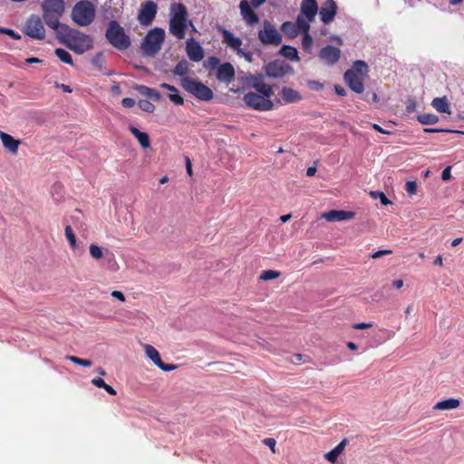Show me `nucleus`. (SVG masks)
Segmentation results:
<instances>
[{
    "instance_id": "34",
    "label": "nucleus",
    "mask_w": 464,
    "mask_h": 464,
    "mask_svg": "<svg viewBox=\"0 0 464 464\" xmlns=\"http://www.w3.org/2000/svg\"><path fill=\"white\" fill-rule=\"evenodd\" d=\"M417 120L423 125L435 124L439 121V117L432 113H424L417 116Z\"/></svg>"
},
{
    "instance_id": "9",
    "label": "nucleus",
    "mask_w": 464,
    "mask_h": 464,
    "mask_svg": "<svg viewBox=\"0 0 464 464\" xmlns=\"http://www.w3.org/2000/svg\"><path fill=\"white\" fill-rule=\"evenodd\" d=\"M266 0H241L239 3L240 14L243 20L248 25H254L259 22L258 15L254 12L252 8H258L264 5Z\"/></svg>"
},
{
    "instance_id": "44",
    "label": "nucleus",
    "mask_w": 464,
    "mask_h": 464,
    "mask_svg": "<svg viewBox=\"0 0 464 464\" xmlns=\"http://www.w3.org/2000/svg\"><path fill=\"white\" fill-rule=\"evenodd\" d=\"M0 33L4 34H6V35L10 36L11 38H13L14 40H19L21 38L20 34H17L13 29L0 27Z\"/></svg>"
},
{
    "instance_id": "49",
    "label": "nucleus",
    "mask_w": 464,
    "mask_h": 464,
    "mask_svg": "<svg viewBox=\"0 0 464 464\" xmlns=\"http://www.w3.org/2000/svg\"><path fill=\"white\" fill-rule=\"evenodd\" d=\"M308 86L313 91H321L324 88V84L317 81H309Z\"/></svg>"
},
{
    "instance_id": "4",
    "label": "nucleus",
    "mask_w": 464,
    "mask_h": 464,
    "mask_svg": "<svg viewBox=\"0 0 464 464\" xmlns=\"http://www.w3.org/2000/svg\"><path fill=\"white\" fill-rule=\"evenodd\" d=\"M172 15L169 19V33L177 39L185 37L188 24L193 26L191 21H188V11L183 4H176L172 6Z\"/></svg>"
},
{
    "instance_id": "58",
    "label": "nucleus",
    "mask_w": 464,
    "mask_h": 464,
    "mask_svg": "<svg viewBox=\"0 0 464 464\" xmlns=\"http://www.w3.org/2000/svg\"><path fill=\"white\" fill-rule=\"evenodd\" d=\"M149 98L154 101H160L161 99V94L156 89H153Z\"/></svg>"
},
{
    "instance_id": "57",
    "label": "nucleus",
    "mask_w": 464,
    "mask_h": 464,
    "mask_svg": "<svg viewBox=\"0 0 464 464\" xmlns=\"http://www.w3.org/2000/svg\"><path fill=\"white\" fill-rule=\"evenodd\" d=\"M441 131L453 132V130H451L433 129V128H426V129H424V132H427V133L441 132Z\"/></svg>"
},
{
    "instance_id": "37",
    "label": "nucleus",
    "mask_w": 464,
    "mask_h": 464,
    "mask_svg": "<svg viewBox=\"0 0 464 464\" xmlns=\"http://www.w3.org/2000/svg\"><path fill=\"white\" fill-rule=\"evenodd\" d=\"M65 359L83 367H90L92 365V362L91 360L82 359L73 355H66Z\"/></svg>"
},
{
    "instance_id": "2",
    "label": "nucleus",
    "mask_w": 464,
    "mask_h": 464,
    "mask_svg": "<svg viewBox=\"0 0 464 464\" xmlns=\"http://www.w3.org/2000/svg\"><path fill=\"white\" fill-rule=\"evenodd\" d=\"M43 20L47 26L58 33L65 24L60 23V18L65 12L64 0H44L41 4Z\"/></svg>"
},
{
    "instance_id": "41",
    "label": "nucleus",
    "mask_w": 464,
    "mask_h": 464,
    "mask_svg": "<svg viewBox=\"0 0 464 464\" xmlns=\"http://www.w3.org/2000/svg\"><path fill=\"white\" fill-rule=\"evenodd\" d=\"M371 195L372 198H380V201H381V204L383 205V206H387L389 204H391L392 202L388 199V198L386 197V195L383 193V192H381V191H372L371 192Z\"/></svg>"
},
{
    "instance_id": "40",
    "label": "nucleus",
    "mask_w": 464,
    "mask_h": 464,
    "mask_svg": "<svg viewBox=\"0 0 464 464\" xmlns=\"http://www.w3.org/2000/svg\"><path fill=\"white\" fill-rule=\"evenodd\" d=\"M138 104L146 112H153L155 110V105L148 100H140Z\"/></svg>"
},
{
    "instance_id": "60",
    "label": "nucleus",
    "mask_w": 464,
    "mask_h": 464,
    "mask_svg": "<svg viewBox=\"0 0 464 464\" xmlns=\"http://www.w3.org/2000/svg\"><path fill=\"white\" fill-rule=\"evenodd\" d=\"M186 169L189 176H192V164L189 158H186Z\"/></svg>"
},
{
    "instance_id": "15",
    "label": "nucleus",
    "mask_w": 464,
    "mask_h": 464,
    "mask_svg": "<svg viewBox=\"0 0 464 464\" xmlns=\"http://www.w3.org/2000/svg\"><path fill=\"white\" fill-rule=\"evenodd\" d=\"M341 50L333 45L323 47L318 53L319 58L328 65L335 64L341 57Z\"/></svg>"
},
{
    "instance_id": "5",
    "label": "nucleus",
    "mask_w": 464,
    "mask_h": 464,
    "mask_svg": "<svg viewBox=\"0 0 464 464\" xmlns=\"http://www.w3.org/2000/svg\"><path fill=\"white\" fill-rule=\"evenodd\" d=\"M105 37L108 43L119 51H125L131 45L130 36L126 34L123 27L116 20L109 22Z\"/></svg>"
},
{
    "instance_id": "25",
    "label": "nucleus",
    "mask_w": 464,
    "mask_h": 464,
    "mask_svg": "<svg viewBox=\"0 0 464 464\" xmlns=\"http://www.w3.org/2000/svg\"><path fill=\"white\" fill-rule=\"evenodd\" d=\"M281 96L285 103H295L302 100V95L290 87H283Z\"/></svg>"
},
{
    "instance_id": "35",
    "label": "nucleus",
    "mask_w": 464,
    "mask_h": 464,
    "mask_svg": "<svg viewBox=\"0 0 464 464\" xmlns=\"http://www.w3.org/2000/svg\"><path fill=\"white\" fill-rule=\"evenodd\" d=\"M55 55L64 63L73 65V61L71 54L64 49L57 48L54 51Z\"/></svg>"
},
{
    "instance_id": "27",
    "label": "nucleus",
    "mask_w": 464,
    "mask_h": 464,
    "mask_svg": "<svg viewBox=\"0 0 464 464\" xmlns=\"http://www.w3.org/2000/svg\"><path fill=\"white\" fill-rule=\"evenodd\" d=\"M459 404H460V401L459 399L450 398V399L443 400V401L437 402L434 405L433 409L436 411L453 410V409L458 408L459 406Z\"/></svg>"
},
{
    "instance_id": "63",
    "label": "nucleus",
    "mask_w": 464,
    "mask_h": 464,
    "mask_svg": "<svg viewBox=\"0 0 464 464\" xmlns=\"http://www.w3.org/2000/svg\"><path fill=\"white\" fill-rule=\"evenodd\" d=\"M103 389L111 395H115L116 394V391L114 390L113 387H111V385L107 384L106 383V386L103 387Z\"/></svg>"
},
{
    "instance_id": "36",
    "label": "nucleus",
    "mask_w": 464,
    "mask_h": 464,
    "mask_svg": "<svg viewBox=\"0 0 464 464\" xmlns=\"http://www.w3.org/2000/svg\"><path fill=\"white\" fill-rule=\"evenodd\" d=\"M314 44L313 37L308 33H304L302 39V48L304 52L310 53Z\"/></svg>"
},
{
    "instance_id": "13",
    "label": "nucleus",
    "mask_w": 464,
    "mask_h": 464,
    "mask_svg": "<svg viewBox=\"0 0 464 464\" xmlns=\"http://www.w3.org/2000/svg\"><path fill=\"white\" fill-rule=\"evenodd\" d=\"M258 38L264 44L279 45L282 41L280 34L276 29L268 22H264V28L259 31Z\"/></svg>"
},
{
    "instance_id": "8",
    "label": "nucleus",
    "mask_w": 464,
    "mask_h": 464,
    "mask_svg": "<svg viewBox=\"0 0 464 464\" xmlns=\"http://www.w3.org/2000/svg\"><path fill=\"white\" fill-rule=\"evenodd\" d=\"M182 88L196 98L208 102L213 99V92L207 85L189 77L182 78L180 81Z\"/></svg>"
},
{
    "instance_id": "54",
    "label": "nucleus",
    "mask_w": 464,
    "mask_h": 464,
    "mask_svg": "<svg viewBox=\"0 0 464 464\" xmlns=\"http://www.w3.org/2000/svg\"><path fill=\"white\" fill-rule=\"evenodd\" d=\"M92 383L98 387V388H102L106 386V382L102 379V378H94L92 380Z\"/></svg>"
},
{
    "instance_id": "51",
    "label": "nucleus",
    "mask_w": 464,
    "mask_h": 464,
    "mask_svg": "<svg viewBox=\"0 0 464 464\" xmlns=\"http://www.w3.org/2000/svg\"><path fill=\"white\" fill-rule=\"evenodd\" d=\"M417 104L414 100L409 99L406 102V110L408 112H412L416 110Z\"/></svg>"
},
{
    "instance_id": "30",
    "label": "nucleus",
    "mask_w": 464,
    "mask_h": 464,
    "mask_svg": "<svg viewBox=\"0 0 464 464\" xmlns=\"http://www.w3.org/2000/svg\"><path fill=\"white\" fill-rule=\"evenodd\" d=\"M172 72L175 75L182 76L183 78L188 77L187 75L189 72L188 63L184 59L179 61L172 70Z\"/></svg>"
},
{
    "instance_id": "16",
    "label": "nucleus",
    "mask_w": 464,
    "mask_h": 464,
    "mask_svg": "<svg viewBox=\"0 0 464 464\" xmlns=\"http://www.w3.org/2000/svg\"><path fill=\"white\" fill-rule=\"evenodd\" d=\"M321 21L324 24H329L334 21L337 13V5L334 0H326L323 3L321 8L318 10Z\"/></svg>"
},
{
    "instance_id": "12",
    "label": "nucleus",
    "mask_w": 464,
    "mask_h": 464,
    "mask_svg": "<svg viewBox=\"0 0 464 464\" xmlns=\"http://www.w3.org/2000/svg\"><path fill=\"white\" fill-rule=\"evenodd\" d=\"M265 72L268 77L282 78L286 74L293 72V68L285 61L275 60L268 63L264 67Z\"/></svg>"
},
{
    "instance_id": "39",
    "label": "nucleus",
    "mask_w": 464,
    "mask_h": 464,
    "mask_svg": "<svg viewBox=\"0 0 464 464\" xmlns=\"http://www.w3.org/2000/svg\"><path fill=\"white\" fill-rule=\"evenodd\" d=\"M90 255L95 260H99V259L102 258V256H103L102 248L95 244H92L90 246Z\"/></svg>"
},
{
    "instance_id": "50",
    "label": "nucleus",
    "mask_w": 464,
    "mask_h": 464,
    "mask_svg": "<svg viewBox=\"0 0 464 464\" xmlns=\"http://www.w3.org/2000/svg\"><path fill=\"white\" fill-rule=\"evenodd\" d=\"M392 253L390 249L379 250L372 255V258L376 259L382 256L391 255Z\"/></svg>"
},
{
    "instance_id": "52",
    "label": "nucleus",
    "mask_w": 464,
    "mask_h": 464,
    "mask_svg": "<svg viewBox=\"0 0 464 464\" xmlns=\"http://www.w3.org/2000/svg\"><path fill=\"white\" fill-rule=\"evenodd\" d=\"M121 104L123 107L131 108L134 106L135 101L132 98H129V97L123 98L121 101Z\"/></svg>"
},
{
    "instance_id": "17",
    "label": "nucleus",
    "mask_w": 464,
    "mask_h": 464,
    "mask_svg": "<svg viewBox=\"0 0 464 464\" xmlns=\"http://www.w3.org/2000/svg\"><path fill=\"white\" fill-rule=\"evenodd\" d=\"M144 350L148 358H150L155 365L164 372H170L177 368L176 364H167L161 361L160 353L150 344H145Z\"/></svg>"
},
{
    "instance_id": "11",
    "label": "nucleus",
    "mask_w": 464,
    "mask_h": 464,
    "mask_svg": "<svg viewBox=\"0 0 464 464\" xmlns=\"http://www.w3.org/2000/svg\"><path fill=\"white\" fill-rule=\"evenodd\" d=\"M24 34L32 39H45L46 32L43 20L36 14H32L24 24Z\"/></svg>"
},
{
    "instance_id": "18",
    "label": "nucleus",
    "mask_w": 464,
    "mask_h": 464,
    "mask_svg": "<svg viewBox=\"0 0 464 464\" xmlns=\"http://www.w3.org/2000/svg\"><path fill=\"white\" fill-rule=\"evenodd\" d=\"M186 52L188 58L193 62H200L204 58L203 48L193 38L187 41Z\"/></svg>"
},
{
    "instance_id": "45",
    "label": "nucleus",
    "mask_w": 464,
    "mask_h": 464,
    "mask_svg": "<svg viewBox=\"0 0 464 464\" xmlns=\"http://www.w3.org/2000/svg\"><path fill=\"white\" fill-rule=\"evenodd\" d=\"M169 99L176 105H183L184 103V99L179 94V92L169 93Z\"/></svg>"
},
{
    "instance_id": "53",
    "label": "nucleus",
    "mask_w": 464,
    "mask_h": 464,
    "mask_svg": "<svg viewBox=\"0 0 464 464\" xmlns=\"http://www.w3.org/2000/svg\"><path fill=\"white\" fill-rule=\"evenodd\" d=\"M451 167L445 168L441 173V179L443 180H449L451 178Z\"/></svg>"
},
{
    "instance_id": "21",
    "label": "nucleus",
    "mask_w": 464,
    "mask_h": 464,
    "mask_svg": "<svg viewBox=\"0 0 464 464\" xmlns=\"http://www.w3.org/2000/svg\"><path fill=\"white\" fill-rule=\"evenodd\" d=\"M235 78V70L231 63H222L217 72V79L227 83L231 82Z\"/></svg>"
},
{
    "instance_id": "31",
    "label": "nucleus",
    "mask_w": 464,
    "mask_h": 464,
    "mask_svg": "<svg viewBox=\"0 0 464 464\" xmlns=\"http://www.w3.org/2000/svg\"><path fill=\"white\" fill-rule=\"evenodd\" d=\"M313 21H309L307 18H305L304 16L301 15V14H298L297 18H296V21L295 23V27L297 29V31L300 33H308L309 30H310V23H312Z\"/></svg>"
},
{
    "instance_id": "38",
    "label": "nucleus",
    "mask_w": 464,
    "mask_h": 464,
    "mask_svg": "<svg viewBox=\"0 0 464 464\" xmlns=\"http://www.w3.org/2000/svg\"><path fill=\"white\" fill-rule=\"evenodd\" d=\"M279 276H280V272H278V271L264 270L261 273L259 279L263 280V281H268V280H273V279L278 278Z\"/></svg>"
},
{
    "instance_id": "1",
    "label": "nucleus",
    "mask_w": 464,
    "mask_h": 464,
    "mask_svg": "<svg viewBox=\"0 0 464 464\" xmlns=\"http://www.w3.org/2000/svg\"><path fill=\"white\" fill-rule=\"evenodd\" d=\"M56 38L60 44H64L70 50L78 54H82L92 47V39L79 30L72 29L67 24L56 33Z\"/></svg>"
},
{
    "instance_id": "62",
    "label": "nucleus",
    "mask_w": 464,
    "mask_h": 464,
    "mask_svg": "<svg viewBox=\"0 0 464 464\" xmlns=\"http://www.w3.org/2000/svg\"><path fill=\"white\" fill-rule=\"evenodd\" d=\"M372 129L381 133L390 134L389 131L383 130L380 125L376 123L372 124Z\"/></svg>"
},
{
    "instance_id": "20",
    "label": "nucleus",
    "mask_w": 464,
    "mask_h": 464,
    "mask_svg": "<svg viewBox=\"0 0 464 464\" xmlns=\"http://www.w3.org/2000/svg\"><path fill=\"white\" fill-rule=\"evenodd\" d=\"M251 86L256 91V93L270 98L274 92L271 85L263 81V76H255L251 79Z\"/></svg>"
},
{
    "instance_id": "64",
    "label": "nucleus",
    "mask_w": 464,
    "mask_h": 464,
    "mask_svg": "<svg viewBox=\"0 0 464 464\" xmlns=\"http://www.w3.org/2000/svg\"><path fill=\"white\" fill-rule=\"evenodd\" d=\"M316 173V168L315 167H309L306 169V175L308 177H313Z\"/></svg>"
},
{
    "instance_id": "48",
    "label": "nucleus",
    "mask_w": 464,
    "mask_h": 464,
    "mask_svg": "<svg viewBox=\"0 0 464 464\" xmlns=\"http://www.w3.org/2000/svg\"><path fill=\"white\" fill-rule=\"evenodd\" d=\"M373 326L372 323H356L352 325L353 329L362 330L368 329Z\"/></svg>"
},
{
    "instance_id": "24",
    "label": "nucleus",
    "mask_w": 464,
    "mask_h": 464,
    "mask_svg": "<svg viewBox=\"0 0 464 464\" xmlns=\"http://www.w3.org/2000/svg\"><path fill=\"white\" fill-rule=\"evenodd\" d=\"M0 139L6 150L14 155L17 154L18 147L21 143L19 140H15L13 136L5 132H0Z\"/></svg>"
},
{
    "instance_id": "56",
    "label": "nucleus",
    "mask_w": 464,
    "mask_h": 464,
    "mask_svg": "<svg viewBox=\"0 0 464 464\" xmlns=\"http://www.w3.org/2000/svg\"><path fill=\"white\" fill-rule=\"evenodd\" d=\"M160 86V88H162V89L169 90V92H171V93H172V92H179L178 89H177L175 86L170 85V84H169V83H165V82H163V83H161Z\"/></svg>"
},
{
    "instance_id": "47",
    "label": "nucleus",
    "mask_w": 464,
    "mask_h": 464,
    "mask_svg": "<svg viewBox=\"0 0 464 464\" xmlns=\"http://www.w3.org/2000/svg\"><path fill=\"white\" fill-rule=\"evenodd\" d=\"M263 443L270 448L273 453H276V441L273 438H266L263 440Z\"/></svg>"
},
{
    "instance_id": "46",
    "label": "nucleus",
    "mask_w": 464,
    "mask_h": 464,
    "mask_svg": "<svg viewBox=\"0 0 464 464\" xmlns=\"http://www.w3.org/2000/svg\"><path fill=\"white\" fill-rule=\"evenodd\" d=\"M405 189L411 195L416 194L417 183L415 181H407L405 185Z\"/></svg>"
},
{
    "instance_id": "7",
    "label": "nucleus",
    "mask_w": 464,
    "mask_h": 464,
    "mask_svg": "<svg viewBox=\"0 0 464 464\" xmlns=\"http://www.w3.org/2000/svg\"><path fill=\"white\" fill-rule=\"evenodd\" d=\"M95 17V9L89 1L78 2L72 10V19L80 26L91 24Z\"/></svg>"
},
{
    "instance_id": "10",
    "label": "nucleus",
    "mask_w": 464,
    "mask_h": 464,
    "mask_svg": "<svg viewBox=\"0 0 464 464\" xmlns=\"http://www.w3.org/2000/svg\"><path fill=\"white\" fill-rule=\"evenodd\" d=\"M243 101L247 107L259 111H266L274 108V102L270 98L253 92L246 93Z\"/></svg>"
},
{
    "instance_id": "61",
    "label": "nucleus",
    "mask_w": 464,
    "mask_h": 464,
    "mask_svg": "<svg viewBox=\"0 0 464 464\" xmlns=\"http://www.w3.org/2000/svg\"><path fill=\"white\" fill-rule=\"evenodd\" d=\"M334 91L340 96H344L346 94L345 90L342 86H340V85H335L334 86Z\"/></svg>"
},
{
    "instance_id": "43",
    "label": "nucleus",
    "mask_w": 464,
    "mask_h": 464,
    "mask_svg": "<svg viewBox=\"0 0 464 464\" xmlns=\"http://www.w3.org/2000/svg\"><path fill=\"white\" fill-rule=\"evenodd\" d=\"M135 90L142 96H145V97H150V95L151 94V92H152V88H150L148 86H145V85H136L135 86Z\"/></svg>"
},
{
    "instance_id": "3",
    "label": "nucleus",
    "mask_w": 464,
    "mask_h": 464,
    "mask_svg": "<svg viewBox=\"0 0 464 464\" xmlns=\"http://www.w3.org/2000/svg\"><path fill=\"white\" fill-rule=\"evenodd\" d=\"M368 73V64L362 60H357L353 63L351 69H348L343 79L348 87L356 93H362L364 91L363 78Z\"/></svg>"
},
{
    "instance_id": "29",
    "label": "nucleus",
    "mask_w": 464,
    "mask_h": 464,
    "mask_svg": "<svg viewBox=\"0 0 464 464\" xmlns=\"http://www.w3.org/2000/svg\"><path fill=\"white\" fill-rule=\"evenodd\" d=\"M433 108L441 113H450V104L446 97L434 98L431 102Z\"/></svg>"
},
{
    "instance_id": "28",
    "label": "nucleus",
    "mask_w": 464,
    "mask_h": 464,
    "mask_svg": "<svg viewBox=\"0 0 464 464\" xmlns=\"http://www.w3.org/2000/svg\"><path fill=\"white\" fill-rule=\"evenodd\" d=\"M130 131L133 134V136L138 140L139 143L143 149H147L150 147V138L146 132L140 131L134 126L130 127Z\"/></svg>"
},
{
    "instance_id": "14",
    "label": "nucleus",
    "mask_w": 464,
    "mask_h": 464,
    "mask_svg": "<svg viewBox=\"0 0 464 464\" xmlns=\"http://www.w3.org/2000/svg\"><path fill=\"white\" fill-rule=\"evenodd\" d=\"M157 9V4L153 1L148 0L142 3L138 14L140 24L144 26L150 25L156 16Z\"/></svg>"
},
{
    "instance_id": "42",
    "label": "nucleus",
    "mask_w": 464,
    "mask_h": 464,
    "mask_svg": "<svg viewBox=\"0 0 464 464\" xmlns=\"http://www.w3.org/2000/svg\"><path fill=\"white\" fill-rule=\"evenodd\" d=\"M65 236H66L70 245L72 247H75L76 246V238H75V235L73 234V231H72L71 226H66Z\"/></svg>"
},
{
    "instance_id": "26",
    "label": "nucleus",
    "mask_w": 464,
    "mask_h": 464,
    "mask_svg": "<svg viewBox=\"0 0 464 464\" xmlns=\"http://www.w3.org/2000/svg\"><path fill=\"white\" fill-rule=\"evenodd\" d=\"M347 440H343L337 446H335L331 451L324 455L325 459L333 464H336L337 459L340 454L344 450Z\"/></svg>"
},
{
    "instance_id": "32",
    "label": "nucleus",
    "mask_w": 464,
    "mask_h": 464,
    "mask_svg": "<svg viewBox=\"0 0 464 464\" xmlns=\"http://www.w3.org/2000/svg\"><path fill=\"white\" fill-rule=\"evenodd\" d=\"M281 30L289 38H295L299 34L294 22H285L281 26Z\"/></svg>"
},
{
    "instance_id": "6",
    "label": "nucleus",
    "mask_w": 464,
    "mask_h": 464,
    "mask_svg": "<svg viewBox=\"0 0 464 464\" xmlns=\"http://www.w3.org/2000/svg\"><path fill=\"white\" fill-rule=\"evenodd\" d=\"M165 40V32L161 28L150 30L143 38L141 50L146 56L154 57L161 49Z\"/></svg>"
},
{
    "instance_id": "33",
    "label": "nucleus",
    "mask_w": 464,
    "mask_h": 464,
    "mask_svg": "<svg viewBox=\"0 0 464 464\" xmlns=\"http://www.w3.org/2000/svg\"><path fill=\"white\" fill-rule=\"evenodd\" d=\"M280 53L290 60H298V53L295 47L289 45H283L280 49Z\"/></svg>"
},
{
    "instance_id": "55",
    "label": "nucleus",
    "mask_w": 464,
    "mask_h": 464,
    "mask_svg": "<svg viewBox=\"0 0 464 464\" xmlns=\"http://www.w3.org/2000/svg\"><path fill=\"white\" fill-rule=\"evenodd\" d=\"M111 296L118 299L121 302H125V295L121 291H117V290L112 291Z\"/></svg>"
},
{
    "instance_id": "22",
    "label": "nucleus",
    "mask_w": 464,
    "mask_h": 464,
    "mask_svg": "<svg viewBox=\"0 0 464 464\" xmlns=\"http://www.w3.org/2000/svg\"><path fill=\"white\" fill-rule=\"evenodd\" d=\"M353 212L345 210H330L323 214V218L330 222L349 220L353 218Z\"/></svg>"
},
{
    "instance_id": "19",
    "label": "nucleus",
    "mask_w": 464,
    "mask_h": 464,
    "mask_svg": "<svg viewBox=\"0 0 464 464\" xmlns=\"http://www.w3.org/2000/svg\"><path fill=\"white\" fill-rule=\"evenodd\" d=\"M318 4L316 0H303L300 5V14L314 21L318 12Z\"/></svg>"
},
{
    "instance_id": "23",
    "label": "nucleus",
    "mask_w": 464,
    "mask_h": 464,
    "mask_svg": "<svg viewBox=\"0 0 464 464\" xmlns=\"http://www.w3.org/2000/svg\"><path fill=\"white\" fill-rule=\"evenodd\" d=\"M223 43L228 47L236 50L237 53H242L240 48L242 45V40L239 37L235 36L230 31L227 29L222 30Z\"/></svg>"
},
{
    "instance_id": "59",
    "label": "nucleus",
    "mask_w": 464,
    "mask_h": 464,
    "mask_svg": "<svg viewBox=\"0 0 464 464\" xmlns=\"http://www.w3.org/2000/svg\"><path fill=\"white\" fill-rule=\"evenodd\" d=\"M55 86L58 88H61L64 92H72V89L70 88L69 85L56 82Z\"/></svg>"
}]
</instances>
